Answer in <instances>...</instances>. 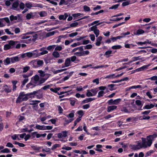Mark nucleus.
I'll use <instances>...</instances> for the list:
<instances>
[{
  "mask_svg": "<svg viewBox=\"0 0 157 157\" xmlns=\"http://www.w3.org/2000/svg\"><path fill=\"white\" fill-rule=\"evenodd\" d=\"M4 64L6 65H7L10 64L11 62V58L9 57H7L3 61Z\"/></svg>",
  "mask_w": 157,
  "mask_h": 157,
  "instance_id": "18",
  "label": "nucleus"
},
{
  "mask_svg": "<svg viewBox=\"0 0 157 157\" xmlns=\"http://www.w3.org/2000/svg\"><path fill=\"white\" fill-rule=\"evenodd\" d=\"M92 47V45L89 44L87 45L86 46H84V49H90Z\"/></svg>",
  "mask_w": 157,
  "mask_h": 157,
  "instance_id": "55",
  "label": "nucleus"
},
{
  "mask_svg": "<svg viewBox=\"0 0 157 157\" xmlns=\"http://www.w3.org/2000/svg\"><path fill=\"white\" fill-rule=\"evenodd\" d=\"M27 57H31L35 55V54L34 52H28L26 53Z\"/></svg>",
  "mask_w": 157,
  "mask_h": 157,
  "instance_id": "35",
  "label": "nucleus"
},
{
  "mask_svg": "<svg viewBox=\"0 0 157 157\" xmlns=\"http://www.w3.org/2000/svg\"><path fill=\"white\" fill-rule=\"evenodd\" d=\"M122 48V47L120 45H114L112 47V48L113 49H120Z\"/></svg>",
  "mask_w": 157,
  "mask_h": 157,
  "instance_id": "36",
  "label": "nucleus"
},
{
  "mask_svg": "<svg viewBox=\"0 0 157 157\" xmlns=\"http://www.w3.org/2000/svg\"><path fill=\"white\" fill-rule=\"evenodd\" d=\"M83 14L81 13H74L72 14V16L73 17H74V19H75V18L78 17L80 16L81 15H83Z\"/></svg>",
  "mask_w": 157,
  "mask_h": 157,
  "instance_id": "37",
  "label": "nucleus"
},
{
  "mask_svg": "<svg viewBox=\"0 0 157 157\" xmlns=\"http://www.w3.org/2000/svg\"><path fill=\"white\" fill-rule=\"evenodd\" d=\"M112 53V51L108 50L105 52L104 54V56H106V57L108 58L110 56V54Z\"/></svg>",
  "mask_w": 157,
  "mask_h": 157,
  "instance_id": "30",
  "label": "nucleus"
},
{
  "mask_svg": "<svg viewBox=\"0 0 157 157\" xmlns=\"http://www.w3.org/2000/svg\"><path fill=\"white\" fill-rule=\"evenodd\" d=\"M36 86L31 81L30 82L27 84L26 85V87L28 89H32L35 87Z\"/></svg>",
  "mask_w": 157,
  "mask_h": 157,
  "instance_id": "14",
  "label": "nucleus"
},
{
  "mask_svg": "<svg viewBox=\"0 0 157 157\" xmlns=\"http://www.w3.org/2000/svg\"><path fill=\"white\" fill-rule=\"evenodd\" d=\"M28 99L26 94H25L23 92H21L19 94V96L17 98L16 103H20L23 101H27Z\"/></svg>",
  "mask_w": 157,
  "mask_h": 157,
  "instance_id": "2",
  "label": "nucleus"
},
{
  "mask_svg": "<svg viewBox=\"0 0 157 157\" xmlns=\"http://www.w3.org/2000/svg\"><path fill=\"white\" fill-rule=\"evenodd\" d=\"M36 127V129L40 130H45V126L44 125H37Z\"/></svg>",
  "mask_w": 157,
  "mask_h": 157,
  "instance_id": "25",
  "label": "nucleus"
},
{
  "mask_svg": "<svg viewBox=\"0 0 157 157\" xmlns=\"http://www.w3.org/2000/svg\"><path fill=\"white\" fill-rule=\"evenodd\" d=\"M39 78V76L38 75H36L32 77L31 81L36 86L40 85Z\"/></svg>",
  "mask_w": 157,
  "mask_h": 157,
  "instance_id": "4",
  "label": "nucleus"
},
{
  "mask_svg": "<svg viewBox=\"0 0 157 157\" xmlns=\"http://www.w3.org/2000/svg\"><path fill=\"white\" fill-rule=\"evenodd\" d=\"M30 69V67L29 66H26L24 67L23 68V73L26 72Z\"/></svg>",
  "mask_w": 157,
  "mask_h": 157,
  "instance_id": "45",
  "label": "nucleus"
},
{
  "mask_svg": "<svg viewBox=\"0 0 157 157\" xmlns=\"http://www.w3.org/2000/svg\"><path fill=\"white\" fill-rule=\"evenodd\" d=\"M19 7L21 9H24L25 7V4L22 2L20 3L19 4Z\"/></svg>",
  "mask_w": 157,
  "mask_h": 157,
  "instance_id": "64",
  "label": "nucleus"
},
{
  "mask_svg": "<svg viewBox=\"0 0 157 157\" xmlns=\"http://www.w3.org/2000/svg\"><path fill=\"white\" fill-rule=\"evenodd\" d=\"M130 34V33L129 32H127L126 33H124L121 34L120 36H117L116 37H111V41L113 42H114L116 41L117 40L120 39L121 38L124 37L126 35H129Z\"/></svg>",
  "mask_w": 157,
  "mask_h": 157,
  "instance_id": "3",
  "label": "nucleus"
},
{
  "mask_svg": "<svg viewBox=\"0 0 157 157\" xmlns=\"http://www.w3.org/2000/svg\"><path fill=\"white\" fill-rule=\"evenodd\" d=\"M78 25V23L77 22H75L71 24L70 27H75Z\"/></svg>",
  "mask_w": 157,
  "mask_h": 157,
  "instance_id": "49",
  "label": "nucleus"
},
{
  "mask_svg": "<svg viewBox=\"0 0 157 157\" xmlns=\"http://www.w3.org/2000/svg\"><path fill=\"white\" fill-rule=\"evenodd\" d=\"M154 151L152 150H150L149 151L147 152L145 154V156L147 157L150 155L151 154H152Z\"/></svg>",
  "mask_w": 157,
  "mask_h": 157,
  "instance_id": "46",
  "label": "nucleus"
},
{
  "mask_svg": "<svg viewBox=\"0 0 157 157\" xmlns=\"http://www.w3.org/2000/svg\"><path fill=\"white\" fill-rule=\"evenodd\" d=\"M141 143L138 142L137 145L130 144L129 147L132 149L134 150H138L141 148Z\"/></svg>",
  "mask_w": 157,
  "mask_h": 157,
  "instance_id": "5",
  "label": "nucleus"
},
{
  "mask_svg": "<svg viewBox=\"0 0 157 157\" xmlns=\"http://www.w3.org/2000/svg\"><path fill=\"white\" fill-rule=\"evenodd\" d=\"M86 95L87 97H88L93 96L92 93L89 90H87Z\"/></svg>",
  "mask_w": 157,
  "mask_h": 157,
  "instance_id": "50",
  "label": "nucleus"
},
{
  "mask_svg": "<svg viewBox=\"0 0 157 157\" xmlns=\"http://www.w3.org/2000/svg\"><path fill=\"white\" fill-rule=\"evenodd\" d=\"M69 0H60V2L59 3V5H62L63 4L67 5L68 3Z\"/></svg>",
  "mask_w": 157,
  "mask_h": 157,
  "instance_id": "22",
  "label": "nucleus"
},
{
  "mask_svg": "<svg viewBox=\"0 0 157 157\" xmlns=\"http://www.w3.org/2000/svg\"><path fill=\"white\" fill-rule=\"evenodd\" d=\"M43 63V61L41 60H38L37 62V64L39 67L41 66Z\"/></svg>",
  "mask_w": 157,
  "mask_h": 157,
  "instance_id": "48",
  "label": "nucleus"
},
{
  "mask_svg": "<svg viewBox=\"0 0 157 157\" xmlns=\"http://www.w3.org/2000/svg\"><path fill=\"white\" fill-rule=\"evenodd\" d=\"M104 94H105V93L103 91H100L98 93V94L97 97L98 98H100V97L104 95Z\"/></svg>",
  "mask_w": 157,
  "mask_h": 157,
  "instance_id": "47",
  "label": "nucleus"
},
{
  "mask_svg": "<svg viewBox=\"0 0 157 157\" xmlns=\"http://www.w3.org/2000/svg\"><path fill=\"white\" fill-rule=\"evenodd\" d=\"M136 45H134L132 44H125L124 45V47L126 48H131V46H132V47Z\"/></svg>",
  "mask_w": 157,
  "mask_h": 157,
  "instance_id": "56",
  "label": "nucleus"
},
{
  "mask_svg": "<svg viewBox=\"0 0 157 157\" xmlns=\"http://www.w3.org/2000/svg\"><path fill=\"white\" fill-rule=\"evenodd\" d=\"M149 66V65H144L140 67L139 68L135 70V71H137V72H139V71H143L144 70L147 69L148 68V67Z\"/></svg>",
  "mask_w": 157,
  "mask_h": 157,
  "instance_id": "12",
  "label": "nucleus"
},
{
  "mask_svg": "<svg viewBox=\"0 0 157 157\" xmlns=\"http://www.w3.org/2000/svg\"><path fill=\"white\" fill-rule=\"evenodd\" d=\"M115 85L114 84H111L108 85L107 87L110 90L112 91L114 90V87Z\"/></svg>",
  "mask_w": 157,
  "mask_h": 157,
  "instance_id": "31",
  "label": "nucleus"
},
{
  "mask_svg": "<svg viewBox=\"0 0 157 157\" xmlns=\"http://www.w3.org/2000/svg\"><path fill=\"white\" fill-rule=\"evenodd\" d=\"M39 14L40 17H44L47 15V13L45 11H40L39 12Z\"/></svg>",
  "mask_w": 157,
  "mask_h": 157,
  "instance_id": "26",
  "label": "nucleus"
},
{
  "mask_svg": "<svg viewBox=\"0 0 157 157\" xmlns=\"http://www.w3.org/2000/svg\"><path fill=\"white\" fill-rule=\"evenodd\" d=\"M81 53L82 56H85L88 55L89 54L90 52L88 50L84 51H83L81 52Z\"/></svg>",
  "mask_w": 157,
  "mask_h": 157,
  "instance_id": "33",
  "label": "nucleus"
},
{
  "mask_svg": "<svg viewBox=\"0 0 157 157\" xmlns=\"http://www.w3.org/2000/svg\"><path fill=\"white\" fill-rule=\"evenodd\" d=\"M142 142L141 143V148H146L151 146L152 143L148 139L142 137L141 138Z\"/></svg>",
  "mask_w": 157,
  "mask_h": 157,
  "instance_id": "1",
  "label": "nucleus"
},
{
  "mask_svg": "<svg viewBox=\"0 0 157 157\" xmlns=\"http://www.w3.org/2000/svg\"><path fill=\"white\" fill-rule=\"evenodd\" d=\"M71 62L70 58H67L64 63V65L62 66V67L64 68V67H67L71 65Z\"/></svg>",
  "mask_w": 157,
  "mask_h": 157,
  "instance_id": "8",
  "label": "nucleus"
},
{
  "mask_svg": "<svg viewBox=\"0 0 157 157\" xmlns=\"http://www.w3.org/2000/svg\"><path fill=\"white\" fill-rule=\"evenodd\" d=\"M144 31L142 29H139L137 30L136 33H134V34L135 35H139L144 33Z\"/></svg>",
  "mask_w": 157,
  "mask_h": 157,
  "instance_id": "24",
  "label": "nucleus"
},
{
  "mask_svg": "<svg viewBox=\"0 0 157 157\" xmlns=\"http://www.w3.org/2000/svg\"><path fill=\"white\" fill-rule=\"evenodd\" d=\"M62 49V47L59 45L57 46L55 48V50L56 51H59L61 50Z\"/></svg>",
  "mask_w": 157,
  "mask_h": 157,
  "instance_id": "62",
  "label": "nucleus"
},
{
  "mask_svg": "<svg viewBox=\"0 0 157 157\" xmlns=\"http://www.w3.org/2000/svg\"><path fill=\"white\" fill-rule=\"evenodd\" d=\"M29 79L27 78L26 79H24L22 82V84L21 85L22 87H23L29 81Z\"/></svg>",
  "mask_w": 157,
  "mask_h": 157,
  "instance_id": "54",
  "label": "nucleus"
},
{
  "mask_svg": "<svg viewBox=\"0 0 157 157\" xmlns=\"http://www.w3.org/2000/svg\"><path fill=\"white\" fill-rule=\"evenodd\" d=\"M99 89L101 91H103L105 89H108L107 86H101L99 87Z\"/></svg>",
  "mask_w": 157,
  "mask_h": 157,
  "instance_id": "61",
  "label": "nucleus"
},
{
  "mask_svg": "<svg viewBox=\"0 0 157 157\" xmlns=\"http://www.w3.org/2000/svg\"><path fill=\"white\" fill-rule=\"evenodd\" d=\"M60 90V88L59 87H56L54 88H51L50 89L51 91L55 93H57V94L58 93V91L59 90Z\"/></svg>",
  "mask_w": 157,
  "mask_h": 157,
  "instance_id": "23",
  "label": "nucleus"
},
{
  "mask_svg": "<svg viewBox=\"0 0 157 157\" xmlns=\"http://www.w3.org/2000/svg\"><path fill=\"white\" fill-rule=\"evenodd\" d=\"M10 19L11 21L16 20L17 19V16H14L13 15H11L10 17Z\"/></svg>",
  "mask_w": 157,
  "mask_h": 157,
  "instance_id": "38",
  "label": "nucleus"
},
{
  "mask_svg": "<svg viewBox=\"0 0 157 157\" xmlns=\"http://www.w3.org/2000/svg\"><path fill=\"white\" fill-rule=\"evenodd\" d=\"M155 106V105L151 104L150 105H147L144 106L143 107L144 109H150L153 108Z\"/></svg>",
  "mask_w": 157,
  "mask_h": 157,
  "instance_id": "17",
  "label": "nucleus"
},
{
  "mask_svg": "<svg viewBox=\"0 0 157 157\" xmlns=\"http://www.w3.org/2000/svg\"><path fill=\"white\" fill-rule=\"evenodd\" d=\"M83 8L85 12H89L90 10V8L86 5L84 6Z\"/></svg>",
  "mask_w": 157,
  "mask_h": 157,
  "instance_id": "42",
  "label": "nucleus"
},
{
  "mask_svg": "<svg viewBox=\"0 0 157 157\" xmlns=\"http://www.w3.org/2000/svg\"><path fill=\"white\" fill-rule=\"evenodd\" d=\"M78 33L77 32L69 34V36L70 37H73L77 35H78Z\"/></svg>",
  "mask_w": 157,
  "mask_h": 157,
  "instance_id": "60",
  "label": "nucleus"
},
{
  "mask_svg": "<svg viewBox=\"0 0 157 157\" xmlns=\"http://www.w3.org/2000/svg\"><path fill=\"white\" fill-rule=\"evenodd\" d=\"M32 33L31 32L27 33H26L23 34L21 36V38L22 39H27L30 37V36H27V35L31 34Z\"/></svg>",
  "mask_w": 157,
  "mask_h": 157,
  "instance_id": "13",
  "label": "nucleus"
},
{
  "mask_svg": "<svg viewBox=\"0 0 157 157\" xmlns=\"http://www.w3.org/2000/svg\"><path fill=\"white\" fill-rule=\"evenodd\" d=\"M38 93V91H34L33 92H31L26 94L27 96H29L30 98H34L36 94Z\"/></svg>",
  "mask_w": 157,
  "mask_h": 157,
  "instance_id": "15",
  "label": "nucleus"
},
{
  "mask_svg": "<svg viewBox=\"0 0 157 157\" xmlns=\"http://www.w3.org/2000/svg\"><path fill=\"white\" fill-rule=\"evenodd\" d=\"M157 136V134H154L152 135H149L147 136V139H148L152 144V141L154 140V139Z\"/></svg>",
  "mask_w": 157,
  "mask_h": 157,
  "instance_id": "10",
  "label": "nucleus"
},
{
  "mask_svg": "<svg viewBox=\"0 0 157 157\" xmlns=\"http://www.w3.org/2000/svg\"><path fill=\"white\" fill-rule=\"evenodd\" d=\"M3 90L6 93H10L12 89L10 86L5 85L3 88Z\"/></svg>",
  "mask_w": 157,
  "mask_h": 157,
  "instance_id": "9",
  "label": "nucleus"
},
{
  "mask_svg": "<svg viewBox=\"0 0 157 157\" xmlns=\"http://www.w3.org/2000/svg\"><path fill=\"white\" fill-rule=\"evenodd\" d=\"M99 30L97 29L94 31V33L95 34L96 37H98L99 34Z\"/></svg>",
  "mask_w": 157,
  "mask_h": 157,
  "instance_id": "57",
  "label": "nucleus"
},
{
  "mask_svg": "<svg viewBox=\"0 0 157 157\" xmlns=\"http://www.w3.org/2000/svg\"><path fill=\"white\" fill-rule=\"evenodd\" d=\"M117 108V106L115 105L109 106L108 107L107 111L109 113L111 111L116 109Z\"/></svg>",
  "mask_w": 157,
  "mask_h": 157,
  "instance_id": "16",
  "label": "nucleus"
},
{
  "mask_svg": "<svg viewBox=\"0 0 157 157\" xmlns=\"http://www.w3.org/2000/svg\"><path fill=\"white\" fill-rule=\"evenodd\" d=\"M6 147L13 148L14 147V146L13 144L10 142L7 143L6 145Z\"/></svg>",
  "mask_w": 157,
  "mask_h": 157,
  "instance_id": "59",
  "label": "nucleus"
},
{
  "mask_svg": "<svg viewBox=\"0 0 157 157\" xmlns=\"http://www.w3.org/2000/svg\"><path fill=\"white\" fill-rule=\"evenodd\" d=\"M37 14V13L36 12H30L27 14L26 16V19L27 20H29L31 18H34Z\"/></svg>",
  "mask_w": 157,
  "mask_h": 157,
  "instance_id": "6",
  "label": "nucleus"
},
{
  "mask_svg": "<svg viewBox=\"0 0 157 157\" xmlns=\"http://www.w3.org/2000/svg\"><path fill=\"white\" fill-rule=\"evenodd\" d=\"M48 76L47 78H39V83L40 85L44 83L46 80L48 79Z\"/></svg>",
  "mask_w": 157,
  "mask_h": 157,
  "instance_id": "29",
  "label": "nucleus"
},
{
  "mask_svg": "<svg viewBox=\"0 0 157 157\" xmlns=\"http://www.w3.org/2000/svg\"><path fill=\"white\" fill-rule=\"evenodd\" d=\"M121 98H118L114 100V105H118L121 101Z\"/></svg>",
  "mask_w": 157,
  "mask_h": 157,
  "instance_id": "44",
  "label": "nucleus"
},
{
  "mask_svg": "<svg viewBox=\"0 0 157 157\" xmlns=\"http://www.w3.org/2000/svg\"><path fill=\"white\" fill-rule=\"evenodd\" d=\"M17 42V41H14L13 40H10L9 42V44L11 46H12V48H13L14 45Z\"/></svg>",
  "mask_w": 157,
  "mask_h": 157,
  "instance_id": "28",
  "label": "nucleus"
},
{
  "mask_svg": "<svg viewBox=\"0 0 157 157\" xmlns=\"http://www.w3.org/2000/svg\"><path fill=\"white\" fill-rule=\"evenodd\" d=\"M119 5V4H117L114 5L113 6H112L109 7V9H116L118 8Z\"/></svg>",
  "mask_w": 157,
  "mask_h": 157,
  "instance_id": "53",
  "label": "nucleus"
},
{
  "mask_svg": "<svg viewBox=\"0 0 157 157\" xmlns=\"http://www.w3.org/2000/svg\"><path fill=\"white\" fill-rule=\"evenodd\" d=\"M115 78V74L109 75L105 77V78H109L110 79H113Z\"/></svg>",
  "mask_w": 157,
  "mask_h": 157,
  "instance_id": "40",
  "label": "nucleus"
},
{
  "mask_svg": "<svg viewBox=\"0 0 157 157\" xmlns=\"http://www.w3.org/2000/svg\"><path fill=\"white\" fill-rule=\"evenodd\" d=\"M11 48H12V46L10 45L9 44L5 45L4 47V49L5 50H7Z\"/></svg>",
  "mask_w": 157,
  "mask_h": 157,
  "instance_id": "32",
  "label": "nucleus"
},
{
  "mask_svg": "<svg viewBox=\"0 0 157 157\" xmlns=\"http://www.w3.org/2000/svg\"><path fill=\"white\" fill-rule=\"evenodd\" d=\"M47 1L49 2L50 3L53 4L55 6H56L57 5V3L56 2H55L53 1L52 0H46Z\"/></svg>",
  "mask_w": 157,
  "mask_h": 157,
  "instance_id": "58",
  "label": "nucleus"
},
{
  "mask_svg": "<svg viewBox=\"0 0 157 157\" xmlns=\"http://www.w3.org/2000/svg\"><path fill=\"white\" fill-rule=\"evenodd\" d=\"M19 5L18 3L17 2H14L12 5V9L14 10H17Z\"/></svg>",
  "mask_w": 157,
  "mask_h": 157,
  "instance_id": "21",
  "label": "nucleus"
},
{
  "mask_svg": "<svg viewBox=\"0 0 157 157\" xmlns=\"http://www.w3.org/2000/svg\"><path fill=\"white\" fill-rule=\"evenodd\" d=\"M52 56L56 58H58L59 57L60 54L59 52L57 51H54L53 52Z\"/></svg>",
  "mask_w": 157,
  "mask_h": 157,
  "instance_id": "27",
  "label": "nucleus"
},
{
  "mask_svg": "<svg viewBox=\"0 0 157 157\" xmlns=\"http://www.w3.org/2000/svg\"><path fill=\"white\" fill-rule=\"evenodd\" d=\"M11 62L12 63H14L15 62H18L20 60V57L19 56L13 57L11 58Z\"/></svg>",
  "mask_w": 157,
  "mask_h": 157,
  "instance_id": "11",
  "label": "nucleus"
},
{
  "mask_svg": "<svg viewBox=\"0 0 157 157\" xmlns=\"http://www.w3.org/2000/svg\"><path fill=\"white\" fill-rule=\"evenodd\" d=\"M10 151L8 148H5L3 150H1L0 151L1 153H10Z\"/></svg>",
  "mask_w": 157,
  "mask_h": 157,
  "instance_id": "34",
  "label": "nucleus"
},
{
  "mask_svg": "<svg viewBox=\"0 0 157 157\" xmlns=\"http://www.w3.org/2000/svg\"><path fill=\"white\" fill-rule=\"evenodd\" d=\"M121 111L125 113H129L130 112L129 110H128L126 107H124L121 109Z\"/></svg>",
  "mask_w": 157,
  "mask_h": 157,
  "instance_id": "43",
  "label": "nucleus"
},
{
  "mask_svg": "<svg viewBox=\"0 0 157 157\" xmlns=\"http://www.w3.org/2000/svg\"><path fill=\"white\" fill-rule=\"evenodd\" d=\"M90 91L92 93L93 96L95 95L98 92L96 89H92Z\"/></svg>",
  "mask_w": 157,
  "mask_h": 157,
  "instance_id": "39",
  "label": "nucleus"
},
{
  "mask_svg": "<svg viewBox=\"0 0 157 157\" xmlns=\"http://www.w3.org/2000/svg\"><path fill=\"white\" fill-rule=\"evenodd\" d=\"M67 132L64 131L61 132V133L57 134V137L59 139L62 138L63 137H66L67 136Z\"/></svg>",
  "mask_w": 157,
  "mask_h": 157,
  "instance_id": "7",
  "label": "nucleus"
},
{
  "mask_svg": "<svg viewBox=\"0 0 157 157\" xmlns=\"http://www.w3.org/2000/svg\"><path fill=\"white\" fill-rule=\"evenodd\" d=\"M135 103L138 106H142L143 105L141 101L139 100H136Z\"/></svg>",
  "mask_w": 157,
  "mask_h": 157,
  "instance_id": "41",
  "label": "nucleus"
},
{
  "mask_svg": "<svg viewBox=\"0 0 157 157\" xmlns=\"http://www.w3.org/2000/svg\"><path fill=\"white\" fill-rule=\"evenodd\" d=\"M77 113L78 114L79 116H81V117L84 114V112L83 110H80L77 112Z\"/></svg>",
  "mask_w": 157,
  "mask_h": 157,
  "instance_id": "51",
  "label": "nucleus"
},
{
  "mask_svg": "<svg viewBox=\"0 0 157 157\" xmlns=\"http://www.w3.org/2000/svg\"><path fill=\"white\" fill-rule=\"evenodd\" d=\"M71 59V62H74L76 59V57L75 56H73L70 58Z\"/></svg>",
  "mask_w": 157,
  "mask_h": 157,
  "instance_id": "63",
  "label": "nucleus"
},
{
  "mask_svg": "<svg viewBox=\"0 0 157 157\" xmlns=\"http://www.w3.org/2000/svg\"><path fill=\"white\" fill-rule=\"evenodd\" d=\"M95 99L94 98H87L86 99H85V100H83V101H82V103H87L88 102H90V101H92L94 100H95Z\"/></svg>",
  "mask_w": 157,
  "mask_h": 157,
  "instance_id": "19",
  "label": "nucleus"
},
{
  "mask_svg": "<svg viewBox=\"0 0 157 157\" xmlns=\"http://www.w3.org/2000/svg\"><path fill=\"white\" fill-rule=\"evenodd\" d=\"M55 33V32L54 31H52V32H49L46 34V36L47 37H49V36H53L54 34Z\"/></svg>",
  "mask_w": 157,
  "mask_h": 157,
  "instance_id": "52",
  "label": "nucleus"
},
{
  "mask_svg": "<svg viewBox=\"0 0 157 157\" xmlns=\"http://www.w3.org/2000/svg\"><path fill=\"white\" fill-rule=\"evenodd\" d=\"M25 6L27 8L30 9L31 8L33 7H34V5L31 2H27L25 4Z\"/></svg>",
  "mask_w": 157,
  "mask_h": 157,
  "instance_id": "20",
  "label": "nucleus"
}]
</instances>
